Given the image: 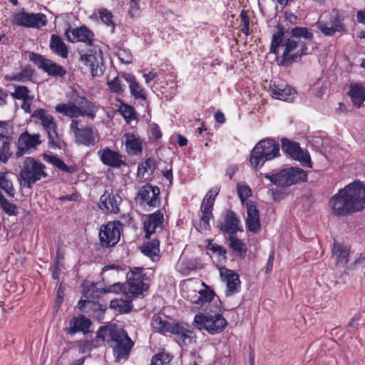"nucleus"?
<instances>
[{
  "instance_id": "obj_1",
  "label": "nucleus",
  "mask_w": 365,
  "mask_h": 365,
  "mask_svg": "<svg viewBox=\"0 0 365 365\" xmlns=\"http://www.w3.org/2000/svg\"><path fill=\"white\" fill-rule=\"evenodd\" d=\"M275 27L277 31L272 34L269 51L277 55L279 47H283L282 56L276 57L279 66H291L294 63L300 61L303 56L312 53L308 47L309 41L314 37L312 29L307 27H294L290 31V36L284 40V26L278 24Z\"/></svg>"
},
{
  "instance_id": "obj_2",
  "label": "nucleus",
  "mask_w": 365,
  "mask_h": 365,
  "mask_svg": "<svg viewBox=\"0 0 365 365\" xmlns=\"http://www.w3.org/2000/svg\"><path fill=\"white\" fill-rule=\"evenodd\" d=\"M332 212L336 216H346L361 211L365 205V185L354 181L333 195L330 199Z\"/></svg>"
},
{
  "instance_id": "obj_3",
  "label": "nucleus",
  "mask_w": 365,
  "mask_h": 365,
  "mask_svg": "<svg viewBox=\"0 0 365 365\" xmlns=\"http://www.w3.org/2000/svg\"><path fill=\"white\" fill-rule=\"evenodd\" d=\"M109 334L107 344L113 350V356L116 362L127 360L130 356L134 342L129 337L128 333L118 327L116 324H110V329L101 330V336Z\"/></svg>"
},
{
  "instance_id": "obj_4",
  "label": "nucleus",
  "mask_w": 365,
  "mask_h": 365,
  "mask_svg": "<svg viewBox=\"0 0 365 365\" xmlns=\"http://www.w3.org/2000/svg\"><path fill=\"white\" fill-rule=\"evenodd\" d=\"M46 165L32 157L24 159L19 173L21 185L31 189L38 180L48 177Z\"/></svg>"
},
{
  "instance_id": "obj_5",
  "label": "nucleus",
  "mask_w": 365,
  "mask_h": 365,
  "mask_svg": "<svg viewBox=\"0 0 365 365\" xmlns=\"http://www.w3.org/2000/svg\"><path fill=\"white\" fill-rule=\"evenodd\" d=\"M279 155V145L275 140L269 138L260 140L252 149L250 162L256 170L263 164Z\"/></svg>"
},
{
  "instance_id": "obj_6",
  "label": "nucleus",
  "mask_w": 365,
  "mask_h": 365,
  "mask_svg": "<svg viewBox=\"0 0 365 365\" xmlns=\"http://www.w3.org/2000/svg\"><path fill=\"white\" fill-rule=\"evenodd\" d=\"M76 103H61L56 106L57 113L63 114L69 118H77L79 116H87L93 119L96 116L98 108L85 97H78Z\"/></svg>"
},
{
  "instance_id": "obj_7",
  "label": "nucleus",
  "mask_w": 365,
  "mask_h": 365,
  "mask_svg": "<svg viewBox=\"0 0 365 365\" xmlns=\"http://www.w3.org/2000/svg\"><path fill=\"white\" fill-rule=\"evenodd\" d=\"M265 178L279 187H289L307 179L306 171L299 168L283 169L275 175L266 174Z\"/></svg>"
},
{
  "instance_id": "obj_8",
  "label": "nucleus",
  "mask_w": 365,
  "mask_h": 365,
  "mask_svg": "<svg viewBox=\"0 0 365 365\" xmlns=\"http://www.w3.org/2000/svg\"><path fill=\"white\" fill-rule=\"evenodd\" d=\"M31 118L35 119L36 123H39L42 125L48 135L49 143L55 148H60L61 143L57 133V125L53 115L45 109L38 108L34 111Z\"/></svg>"
},
{
  "instance_id": "obj_9",
  "label": "nucleus",
  "mask_w": 365,
  "mask_h": 365,
  "mask_svg": "<svg viewBox=\"0 0 365 365\" xmlns=\"http://www.w3.org/2000/svg\"><path fill=\"white\" fill-rule=\"evenodd\" d=\"M193 323L198 329H205L210 334L222 332L228 324L221 314H217L214 316L198 314L195 315Z\"/></svg>"
},
{
  "instance_id": "obj_10",
  "label": "nucleus",
  "mask_w": 365,
  "mask_h": 365,
  "mask_svg": "<svg viewBox=\"0 0 365 365\" xmlns=\"http://www.w3.org/2000/svg\"><path fill=\"white\" fill-rule=\"evenodd\" d=\"M121 227L122 223L119 221L108 222L101 226L99 240L102 247H111L118 243Z\"/></svg>"
},
{
  "instance_id": "obj_11",
  "label": "nucleus",
  "mask_w": 365,
  "mask_h": 365,
  "mask_svg": "<svg viewBox=\"0 0 365 365\" xmlns=\"http://www.w3.org/2000/svg\"><path fill=\"white\" fill-rule=\"evenodd\" d=\"M29 58L38 68L53 77H63L66 72L64 68L54 61L46 58L44 56L35 52H29Z\"/></svg>"
},
{
  "instance_id": "obj_12",
  "label": "nucleus",
  "mask_w": 365,
  "mask_h": 365,
  "mask_svg": "<svg viewBox=\"0 0 365 365\" xmlns=\"http://www.w3.org/2000/svg\"><path fill=\"white\" fill-rule=\"evenodd\" d=\"M12 24L26 28L39 29L47 24L46 16L41 13H28L24 11L16 13L14 16Z\"/></svg>"
},
{
  "instance_id": "obj_13",
  "label": "nucleus",
  "mask_w": 365,
  "mask_h": 365,
  "mask_svg": "<svg viewBox=\"0 0 365 365\" xmlns=\"http://www.w3.org/2000/svg\"><path fill=\"white\" fill-rule=\"evenodd\" d=\"M78 125V120H72L70 125L71 130L75 136V143L86 147L94 146L96 143V138L93 128L91 126L79 128Z\"/></svg>"
},
{
  "instance_id": "obj_14",
  "label": "nucleus",
  "mask_w": 365,
  "mask_h": 365,
  "mask_svg": "<svg viewBox=\"0 0 365 365\" xmlns=\"http://www.w3.org/2000/svg\"><path fill=\"white\" fill-rule=\"evenodd\" d=\"M282 150L296 160H299L303 166L312 168L310 156L307 151L303 150L299 144L287 138L282 140Z\"/></svg>"
},
{
  "instance_id": "obj_15",
  "label": "nucleus",
  "mask_w": 365,
  "mask_h": 365,
  "mask_svg": "<svg viewBox=\"0 0 365 365\" xmlns=\"http://www.w3.org/2000/svg\"><path fill=\"white\" fill-rule=\"evenodd\" d=\"M120 190L111 191L105 190L104 193L101 196L98 207L104 212L117 214L120 212L119 205L121 204L123 199L120 195Z\"/></svg>"
},
{
  "instance_id": "obj_16",
  "label": "nucleus",
  "mask_w": 365,
  "mask_h": 365,
  "mask_svg": "<svg viewBox=\"0 0 365 365\" xmlns=\"http://www.w3.org/2000/svg\"><path fill=\"white\" fill-rule=\"evenodd\" d=\"M64 36L67 41L71 43L80 41L91 46L95 41L94 34L86 26L72 29L70 26L65 31Z\"/></svg>"
},
{
  "instance_id": "obj_17",
  "label": "nucleus",
  "mask_w": 365,
  "mask_h": 365,
  "mask_svg": "<svg viewBox=\"0 0 365 365\" xmlns=\"http://www.w3.org/2000/svg\"><path fill=\"white\" fill-rule=\"evenodd\" d=\"M41 143L39 134L31 135L29 132L22 133L17 141V151L15 155L16 158H20L25 154L29 153L31 149H36Z\"/></svg>"
},
{
  "instance_id": "obj_18",
  "label": "nucleus",
  "mask_w": 365,
  "mask_h": 365,
  "mask_svg": "<svg viewBox=\"0 0 365 365\" xmlns=\"http://www.w3.org/2000/svg\"><path fill=\"white\" fill-rule=\"evenodd\" d=\"M91 51V53L86 54H81L80 53V59L85 65L90 67L91 74L93 77L101 76L104 71L102 52L100 49H98V51L95 50V53H93L92 51Z\"/></svg>"
},
{
  "instance_id": "obj_19",
  "label": "nucleus",
  "mask_w": 365,
  "mask_h": 365,
  "mask_svg": "<svg viewBox=\"0 0 365 365\" xmlns=\"http://www.w3.org/2000/svg\"><path fill=\"white\" fill-rule=\"evenodd\" d=\"M3 138H0V143H2L0 148V159L1 162L5 163L8 161L9 158L12 155V152L10 150L9 135L12 133V128L6 121H0V134H4Z\"/></svg>"
},
{
  "instance_id": "obj_20",
  "label": "nucleus",
  "mask_w": 365,
  "mask_h": 365,
  "mask_svg": "<svg viewBox=\"0 0 365 365\" xmlns=\"http://www.w3.org/2000/svg\"><path fill=\"white\" fill-rule=\"evenodd\" d=\"M217 227L220 231L228 234L230 236L235 235L238 231H241L240 220L232 210L227 212L224 220L218 223Z\"/></svg>"
},
{
  "instance_id": "obj_21",
  "label": "nucleus",
  "mask_w": 365,
  "mask_h": 365,
  "mask_svg": "<svg viewBox=\"0 0 365 365\" xmlns=\"http://www.w3.org/2000/svg\"><path fill=\"white\" fill-rule=\"evenodd\" d=\"M159 195V187L148 183L140 188L138 196L149 206L155 207L159 205L160 202Z\"/></svg>"
},
{
  "instance_id": "obj_22",
  "label": "nucleus",
  "mask_w": 365,
  "mask_h": 365,
  "mask_svg": "<svg viewBox=\"0 0 365 365\" xmlns=\"http://www.w3.org/2000/svg\"><path fill=\"white\" fill-rule=\"evenodd\" d=\"M102 163L112 168H120L125 165V162L123 160V156L117 151L113 150L109 148L98 151Z\"/></svg>"
},
{
  "instance_id": "obj_23",
  "label": "nucleus",
  "mask_w": 365,
  "mask_h": 365,
  "mask_svg": "<svg viewBox=\"0 0 365 365\" xmlns=\"http://www.w3.org/2000/svg\"><path fill=\"white\" fill-rule=\"evenodd\" d=\"M246 208L247 212L246 220L247 230L251 232L257 233L261 227L259 211L256 205L252 201H249L246 203Z\"/></svg>"
},
{
  "instance_id": "obj_24",
  "label": "nucleus",
  "mask_w": 365,
  "mask_h": 365,
  "mask_svg": "<svg viewBox=\"0 0 365 365\" xmlns=\"http://www.w3.org/2000/svg\"><path fill=\"white\" fill-rule=\"evenodd\" d=\"M317 27L324 35L328 36H332L336 32L344 30V26L337 14L330 16V26H328V24L324 23L323 21H319L317 23Z\"/></svg>"
},
{
  "instance_id": "obj_25",
  "label": "nucleus",
  "mask_w": 365,
  "mask_h": 365,
  "mask_svg": "<svg viewBox=\"0 0 365 365\" xmlns=\"http://www.w3.org/2000/svg\"><path fill=\"white\" fill-rule=\"evenodd\" d=\"M168 332L177 335L179 337L178 343L181 346L191 344L192 339L193 338L192 331L187 329L180 322H170Z\"/></svg>"
},
{
  "instance_id": "obj_26",
  "label": "nucleus",
  "mask_w": 365,
  "mask_h": 365,
  "mask_svg": "<svg viewBox=\"0 0 365 365\" xmlns=\"http://www.w3.org/2000/svg\"><path fill=\"white\" fill-rule=\"evenodd\" d=\"M163 221V215L160 211H158L150 215L144 222V230L145 237L150 238V235L154 233L158 228H162Z\"/></svg>"
},
{
  "instance_id": "obj_27",
  "label": "nucleus",
  "mask_w": 365,
  "mask_h": 365,
  "mask_svg": "<svg viewBox=\"0 0 365 365\" xmlns=\"http://www.w3.org/2000/svg\"><path fill=\"white\" fill-rule=\"evenodd\" d=\"M202 286L204 289L200 290L198 294H195L190 299L192 304L200 307H202L206 303L210 302L215 296L214 290L207 286L204 282H202Z\"/></svg>"
},
{
  "instance_id": "obj_28",
  "label": "nucleus",
  "mask_w": 365,
  "mask_h": 365,
  "mask_svg": "<svg viewBox=\"0 0 365 365\" xmlns=\"http://www.w3.org/2000/svg\"><path fill=\"white\" fill-rule=\"evenodd\" d=\"M270 91L272 96L276 99L281 101H291L294 98L295 91L287 85L275 84L270 86Z\"/></svg>"
},
{
  "instance_id": "obj_29",
  "label": "nucleus",
  "mask_w": 365,
  "mask_h": 365,
  "mask_svg": "<svg viewBox=\"0 0 365 365\" xmlns=\"http://www.w3.org/2000/svg\"><path fill=\"white\" fill-rule=\"evenodd\" d=\"M91 325L90 319L85 316L73 317L70 321V327L67 329V334L73 335L78 331H83L86 334L88 332Z\"/></svg>"
},
{
  "instance_id": "obj_30",
  "label": "nucleus",
  "mask_w": 365,
  "mask_h": 365,
  "mask_svg": "<svg viewBox=\"0 0 365 365\" xmlns=\"http://www.w3.org/2000/svg\"><path fill=\"white\" fill-rule=\"evenodd\" d=\"M225 281L227 284V289L225 291L226 297H231L239 292L240 280L238 274L232 270L226 269Z\"/></svg>"
},
{
  "instance_id": "obj_31",
  "label": "nucleus",
  "mask_w": 365,
  "mask_h": 365,
  "mask_svg": "<svg viewBox=\"0 0 365 365\" xmlns=\"http://www.w3.org/2000/svg\"><path fill=\"white\" fill-rule=\"evenodd\" d=\"M331 252L333 256L336 257L337 264H346L349 262L350 254L349 246L340 243L334 240Z\"/></svg>"
},
{
  "instance_id": "obj_32",
  "label": "nucleus",
  "mask_w": 365,
  "mask_h": 365,
  "mask_svg": "<svg viewBox=\"0 0 365 365\" xmlns=\"http://www.w3.org/2000/svg\"><path fill=\"white\" fill-rule=\"evenodd\" d=\"M126 150L129 155H135L142 151V142L133 133H125L123 137Z\"/></svg>"
},
{
  "instance_id": "obj_33",
  "label": "nucleus",
  "mask_w": 365,
  "mask_h": 365,
  "mask_svg": "<svg viewBox=\"0 0 365 365\" xmlns=\"http://www.w3.org/2000/svg\"><path fill=\"white\" fill-rule=\"evenodd\" d=\"M50 49L56 54L63 58L68 57V51L67 46L60 36L52 34L49 43Z\"/></svg>"
},
{
  "instance_id": "obj_34",
  "label": "nucleus",
  "mask_w": 365,
  "mask_h": 365,
  "mask_svg": "<svg viewBox=\"0 0 365 365\" xmlns=\"http://www.w3.org/2000/svg\"><path fill=\"white\" fill-rule=\"evenodd\" d=\"M128 83L130 93L135 98L145 100L146 96L144 91L141 88L140 84L136 81L135 77L131 73H123L121 76Z\"/></svg>"
},
{
  "instance_id": "obj_35",
  "label": "nucleus",
  "mask_w": 365,
  "mask_h": 365,
  "mask_svg": "<svg viewBox=\"0 0 365 365\" xmlns=\"http://www.w3.org/2000/svg\"><path fill=\"white\" fill-rule=\"evenodd\" d=\"M159 245L160 241L158 240H153L141 247V252L153 262H157L160 259Z\"/></svg>"
},
{
  "instance_id": "obj_36",
  "label": "nucleus",
  "mask_w": 365,
  "mask_h": 365,
  "mask_svg": "<svg viewBox=\"0 0 365 365\" xmlns=\"http://www.w3.org/2000/svg\"><path fill=\"white\" fill-rule=\"evenodd\" d=\"M14 174L10 172H0V189L4 190L9 197H13L15 195V190L12 180Z\"/></svg>"
},
{
  "instance_id": "obj_37",
  "label": "nucleus",
  "mask_w": 365,
  "mask_h": 365,
  "mask_svg": "<svg viewBox=\"0 0 365 365\" xmlns=\"http://www.w3.org/2000/svg\"><path fill=\"white\" fill-rule=\"evenodd\" d=\"M349 96L355 106L360 108L363 106V102L365 101V91L362 86L359 84L351 85Z\"/></svg>"
},
{
  "instance_id": "obj_38",
  "label": "nucleus",
  "mask_w": 365,
  "mask_h": 365,
  "mask_svg": "<svg viewBox=\"0 0 365 365\" xmlns=\"http://www.w3.org/2000/svg\"><path fill=\"white\" fill-rule=\"evenodd\" d=\"M229 246L233 252H235L239 257H244L246 255L245 245L237 237L234 235H230L228 238Z\"/></svg>"
},
{
  "instance_id": "obj_39",
  "label": "nucleus",
  "mask_w": 365,
  "mask_h": 365,
  "mask_svg": "<svg viewBox=\"0 0 365 365\" xmlns=\"http://www.w3.org/2000/svg\"><path fill=\"white\" fill-rule=\"evenodd\" d=\"M148 288V284L145 282H128V292L131 297H137L147 291Z\"/></svg>"
},
{
  "instance_id": "obj_40",
  "label": "nucleus",
  "mask_w": 365,
  "mask_h": 365,
  "mask_svg": "<svg viewBox=\"0 0 365 365\" xmlns=\"http://www.w3.org/2000/svg\"><path fill=\"white\" fill-rule=\"evenodd\" d=\"M110 307L120 313H128L132 308L131 302L122 299H117L110 301Z\"/></svg>"
},
{
  "instance_id": "obj_41",
  "label": "nucleus",
  "mask_w": 365,
  "mask_h": 365,
  "mask_svg": "<svg viewBox=\"0 0 365 365\" xmlns=\"http://www.w3.org/2000/svg\"><path fill=\"white\" fill-rule=\"evenodd\" d=\"M156 165L154 160L148 158L145 161L140 163L138 166V177H144L145 173L150 172L153 174L155 170Z\"/></svg>"
},
{
  "instance_id": "obj_42",
  "label": "nucleus",
  "mask_w": 365,
  "mask_h": 365,
  "mask_svg": "<svg viewBox=\"0 0 365 365\" xmlns=\"http://www.w3.org/2000/svg\"><path fill=\"white\" fill-rule=\"evenodd\" d=\"M108 329H110V325L101 327L97 331L96 339H94L91 341H87L86 343L88 344L86 346L88 347H89L90 349H92V348L99 347V346H102L105 342L107 343V339L108 338H110V335L107 334L106 336L103 335V336H101V335L99 334H100L101 330H102V329L107 330Z\"/></svg>"
},
{
  "instance_id": "obj_43",
  "label": "nucleus",
  "mask_w": 365,
  "mask_h": 365,
  "mask_svg": "<svg viewBox=\"0 0 365 365\" xmlns=\"http://www.w3.org/2000/svg\"><path fill=\"white\" fill-rule=\"evenodd\" d=\"M30 91L26 86H16L14 92L11 93V96L18 100L33 101L34 97L29 95Z\"/></svg>"
},
{
  "instance_id": "obj_44",
  "label": "nucleus",
  "mask_w": 365,
  "mask_h": 365,
  "mask_svg": "<svg viewBox=\"0 0 365 365\" xmlns=\"http://www.w3.org/2000/svg\"><path fill=\"white\" fill-rule=\"evenodd\" d=\"M151 325L160 332L165 333L168 331L170 322L163 319L160 316L154 315L152 319Z\"/></svg>"
},
{
  "instance_id": "obj_45",
  "label": "nucleus",
  "mask_w": 365,
  "mask_h": 365,
  "mask_svg": "<svg viewBox=\"0 0 365 365\" xmlns=\"http://www.w3.org/2000/svg\"><path fill=\"white\" fill-rule=\"evenodd\" d=\"M144 269L142 267H134L130 270V275L128 277V282H143L145 274H143Z\"/></svg>"
},
{
  "instance_id": "obj_46",
  "label": "nucleus",
  "mask_w": 365,
  "mask_h": 365,
  "mask_svg": "<svg viewBox=\"0 0 365 365\" xmlns=\"http://www.w3.org/2000/svg\"><path fill=\"white\" fill-rule=\"evenodd\" d=\"M213 207L201 206L202 216L201 220L203 222L204 226L207 230L210 229L209 220L213 217L212 215Z\"/></svg>"
},
{
  "instance_id": "obj_47",
  "label": "nucleus",
  "mask_w": 365,
  "mask_h": 365,
  "mask_svg": "<svg viewBox=\"0 0 365 365\" xmlns=\"http://www.w3.org/2000/svg\"><path fill=\"white\" fill-rule=\"evenodd\" d=\"M33 75V71L31 68H26L22 70L19 73L13 76L9 79L10 81L26 82L31 80Z\"/></svg>"
},
{
  "instance_id": "obj_48",
  "label": "nucleus",
  "mask_w": 365,
  "mask_h": 365,
  "mask_svg": "<svg viewBox=\"0 0 365 365\" xmlns=\"http://www.w3.org/2000/svg\"><path fill=\"white\" fill-rule=\"evenodd\" d=\"M1 207L4 210V212L9 215L16 216L19 213L17 206L6 198H5L1 203Z\"/></svg>"
},
{
  "instance_id": "obj_49",
  "label": "nucleus",
  "mask_w": 365,
  "mask_h": 365,
  "mask_svg": "<svg viewBox=\"0 0 365 365\" xmlns=\"http://www.w3.org/2000/svg\"><path fill=\"white\" fill-rule=\"evenodd\" d=\"M219 190L217 188L210 190L206 194L205 197L202 200V206L213 207L214 202L216 196L217 195Z\"/></svg>"
},
{
  "instance_id": "obj_50",
  "label": "nucleus",
  "mask_w": 365,
  "mask_h": 365,
  "mask_svg": "<svg viewBox=\"0 0 365 365\" xmlns=\"http://www.w3.org/2000/svg\"><path fill=\"white\" fill-rule=\"evenodd\" d=\"M99 15L102 21L107 26H112L115 27V24L113 21V16L112 13L108 11L106 9H99Z\"/></svg>"
},
{
  "instance_id": "obj_51",
  "label": "nucleus",
  "mask_w": 365,
  "mask_h": 365,
  "mask_svg": "<svg viewBox=\"0 0 365 365\" xmlns=\"http://www.w3.org/2000/svg\"><path fill=\"white\" fill-rule=\"evenodd\" d=\"M237 192L241 201L243 203L249 197L252 195V190L247 185L238 184Z\"/></svg>"
},
{
  "instance_id": "obj_52",
  "label": "nucleus",
  "mask_w": 365,
  "mask_h": 365,
  "mask_svg": "<svg viewBox=\"0 0 365 365\" xmlns=\"http://www.w3.org/2000/svg\"><path fill=\"white\" fill-rule=\"evenodd\" d=\"M43 159L46 162L51 163L55 167H56L57 168H58L59 170H61L62 171L66 165L65 163L61 159H60L59 158H58L57 156H55V155L45 154V155H43Z\"/></svg>"
},
{
  "instance_id": "obj_53",
  "label": "nucleus",
  "mask_w": 365,
  "mask_h": 365,
  "mask_svg": "<svg viewBox=\"0 0 365 365\" xmlns=\"http://www.w3.org/2000/svg\"><path fill=\"white\" fill-rule=\"evenodd\" d=\"M108 86L112 92L120 94L123 92L120 77H115L113 80L108 82Z\"/></svg>"
},
{
  "instance_id": "obj_54",
  "label": "nucleus",
  "mask_w": 365,
  "mask_h": 365,
  "mask_svg": "<svg viewBox=\"0 0 365 365\" xmlns=\"http://www.w3.org/2000/svg\"><path fill=\"white\" fill-rule=\"evenodd\" d=\"M121 113L123 117L127 120L135 118V111L134 108L128 105H124L121 107Z\"/></svg>"
},
{
  "instance_id": "obj_55",
  "label": "nucleus",
  "mask_w": 365,
  "mask_h": 365,
  "mask_svg": "<svg viewBox=\"0 0 365 365\" xmlns=\"http://www.w3.org/2000/svg\"><path fill=\"white\" fill-rule=\"evenodd\" d=\"M123 284H120V282L114 283L112 285H110L101 291V292L103 293H108V292H119L122 291Z\"/></svg>"
},
{
  "instance_id": "obj_56",
  "label": "nucleus",
  "mask_w": 365,
  "mask_h": 365,
  "mask_svg": "<svg viewBox=\"0 0 365 365\" xmlns=\"http://www.w3.org/2000/svg\"><path fill=\"white\" fill-rule=\"evenodd\" d=\"M118 58L121 62L129 64L133 61V56L130 53H127L125 50L120 51L118 53Z\"/></svg>"
},
{
  "instance_id": "obj_57",
  "label": "nucleus",
  "mask_w": 365,
  "mask_h": 365,
  "mask_svg": "<svg viewBox=\"0 0 365 365\" xmlns=\"http://www.w3.org/2000/svg\"><path fill=\"white\" fill-rule=\"evenodd\" d=\"M140 0H130L129 14L132 17H134L139 9Z\"/></svg>"
},
{
  "instance_id": "obj_58",
  "label": "nucleus",
  "mask_w": 365,
  "mask_h": 365,
  "mask_svg": "<svg viewBox=\"0 0 365 365\" xmlns=\"http://www.w3.org/2000/svg\"><path fill=\"white\" fill-rule=\"evenodd\" d=\"M209 249L211 250L213 252L218 253L219 255L225 257L227 251L222 246L212 244L209 245Z\"/></svg>"
},
{
  "instance_id": "obj_59",
  "label": "nucleus",
  "mask_w": 365,
  "mask_h": 365,
  "mask_svg": "<svg viewBox=\"0 0 365 365\" xmlns=\"http://www.w3.org/2000/svg\"><path fill=\"white\" fill-rule=\"evenodd\" d=\"M163 354H158L153 356L150 365H163Z\"/></svg>"
},
{
  "instance_id": "obj_60",
  "label": "nucleus",
  "mask_w": 365,
  "mask_h": 365,
  "mask_svg": "<svg viewBox=\"0 0 365 365\" xmlns=\"http://www.w3.org/2000/svg\"><path fill=\"white\" fill-rule=\"evenodd\" d=\"M274 258V250L273 249H272L270 251V254L269 255V259H268V262H267V268H266L267 273L269 272L272 269Z\"/></svg>"
},
{
  "instance_id": "obj_61",
  "label": "nucleus",
  "mask_w": 365,
  "mask_h": 365,
  "mask_svg": "<svg viewBox=\"0 0 365 365\" xmlns=\"http://www.w3.org/2000/svg\"><path fill=\"white\" fill-rule=\"evenodd\" d=\"M151 132H152L153 136L155 139H159L162 136V133H161V132L160 130V128H159L158 125L157 124H155V123H153L151 125Z\"/></svg>"
},
{
  "instance_id": "obj_62",
  "label": "nucleus",
  "mask_w": 365,
  "mask_h": 365,
  "mask_svg": "<svg viewBox=\"0 0 365 365\" xmlns=\"http://www.w3.org/2000/svg\"><path fill=\"white\" fill-rule=\"evenodd\" d=\"M32 101H23V103L21 105V108L28 113H30L31 112V106Z\"/></svg>"
},
{
  "instance_id": "obj_63",
  "label": "nucleus",
  "mask_w": 365,
  "mask_h": 365,
  "mask_svg": "<svg viewBox=\"0 0 365 365\" xmlns=\"http://www.w3.org/2000/svg\"><path fill=\"white\" fill-rule=\"evenodd\" d=\"M143 77L145 78L146 83H148L150 81L157 78L158 74L157 73L149 72L148 73H145Z\"/></svg>"
},
{
  "instance_id": "obj_64",
  "label": "nucleus",
  "mask_w": 365,
  "mask_h": 365,
  "mask_svg": "<svg viewBox=\"0 0 365 365\" xmlns=\"http://www.w3.org/2000/svg\"><path fill=\"white\" fill-rule=\"evenodd\" d=\"M357 21L360 23L365 24V11H358L356 14Z\"/></svg>"
}]
</instances>
